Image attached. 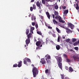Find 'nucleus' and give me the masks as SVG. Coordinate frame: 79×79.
<instances>
[{"instance_id":"1","label":"nucleus","mask_w":79,"mask_h":79,"mask_svg":"<svg viewBox=\"0 0 79 79\" xmlns=\"http://www.w3.org/2000/svg\"><path fill=\"white\" fill-rule=\"evenodd\" d=\"M31 66L33 67L32 69L33 77H35L37 74L39 73V68H37L34 66V65L32 64Z\"/></svg>"},{"instance_id":"2","label":"nucleus","mask_w":79,"mask_h":79,"mask_svg":"<svg viewBox=\"0 0 79 79\" xmlns=\"http://www.w3.org/2000/svg\"><path fill=\"white\" fill-rule=\"evenodd\" d=\"M55 58L57 60V63H58V66L61 69H62V58L58 56H56Z\"/></svg>"},{"instance_id":"3","label":"nucleus","mask_w":79,"mask_h":79,"mask_svg":"<svg viewBox=\"0 0 79 79\" xmlns=\"http://www.w3.org/2000/svg\"><path fill=\"white\" fill-rule=\"evenodd\" d=\"M55 18L57 19H59V21L60 23H64L65 21L62 20V18L60 16H56L55 17Z\"/></svg>"},{"instance_id":"4","label":"nucleus","mask_w":79,"mask_h":79,"mask_svg":"<svg viewBox=\"0 0 79 79\" xmlns=\"http://www.w3.org/2000/svg\"><path fill=\"white\" fill-rule=\"evenodd\" d=\"M47 57V58L46 59V60H47V63H50V60H49V59H50V58H51V57H50V56L48 55H47L46 56H45V57Z\"/></svg>"},{"instance_id":"5","label":"nucleus","mask_w":79,"mask_h":79,"mask_svg":"<svg viewBox=\"0 0 79 79\" xmlns=\"http://www.w3.org/2000/svg\"><path fill=\"white\" fill-rule=\"evenodd\" d=\"M68 26H69V27H70L71 29H73L74 27V25L72 23H69L68 24Z\"/></svg>"},{"instance_id":"6","label":"nucleus","mask_w":79,"mask_h":79,"mask_svg":"<svg viewBox=\"0 0 79 79\" xmlns=\"http://www.w3.org/2000/svg\"><path fill=\"white\" fill-rule=\"evenodd\" d=\"M65 29H66V32L68 34H70V33H72V32H73V31H71L68 28H65Z\"/></svg>"},{"instance_id":"7","label":"nucleus","mask_w":79,"mask_h":79,"mask_svg":"<svg viewBox=\"0 0 79 79\" xmlns=\"http://www.w3.org/2000/svg\"><path fill=\"white\" fill-rule=\"evenodd\" d=\"M73 58L74 60H76V61H79V57L77 56H73Z\"/></svg>"},{"instance_id":"8","label":"nucleus","mask_w":79,"mask_h":79,"mask_svg":"<svg viewBox=\"0 0 79 79\" xmlns=\"http://www.w3.org/2000/svg\"><path fill=\"white\" fill-rule=\"evenodd\" d=\"M40 63H41L42 64H45L46 62L45 61V59L42 58L41 59V61H40Z\"/></svg>"},{"instance_id":"9","label":"nucleus","mask_w":79,"mask_h":79,"mask_svg":"<svg viewBox=\"0 0 79 79\" xmlns=\"http://www.w3.org/2000/svg\"><path fill=\"white\" fill-rule=\"evenodd\" d=\"M25 42L27 46H28V44L30 43V39L27 38L25 41Z\"/></svg>"},{"instance_id":"10","label":"nucleus","mask_w":79,"mask_h":79,"mask_svg":"<svg viewBox=\"0 0 79 79\" xmlns=\"http://www.w3.org/2000/svg\"><path fill=\"white\" fill-rule=\"evenodd\" d=\"M46 14L48 19H50V14H49V13L48 12H46Z\"/></svg>"},{"instance_id":"11","label":"nucleus","mask_w":79,"mask_h":79,"mask_svg":"<svg viewBox=\"0 0 79 79\" xmlns=\"http://www.w3.org/2000/svg\"><path fill=\"white\" fill-rule=\"evenodd\" d=\"M22 66V61H20L19 63L18 64V67L20 68Z\"/></svg>"},{"instance_id":"12","label":"nucleus","mask_w":79,"mask_h":79,"mask_svg":"<svg viewBox=\"0 0 79 79\" xmlns=\"http://www.w3.org/2000/svg\"><path fill=\"white\" fill-rule=\"evenodd\" d=\"M36 5L37 6H38V7H39L40 8V3L39 2H37L36 3Z\"/></svg>"},{"instance_id":"13","label":"nucleus","mask_w":79,"mask_h":79,"mask_svg":"<svg viewBox=\"0 0 79 79\" xmlns=\"http://www.w3.org/2000/svg\"><path fill=\"white\" fill-rule=\"evenodd\" d=\"M40 44H41V42L39 41H37L36 43V45L37 46H39L40 45Z\"/></svg>"},{"instance_id":"14","label":"nucleus","mask_w":79,"mask_h":79,"mask_svg":"<svg viewBox=\"0 0 79 79\" xmlns=\"http://www.w3.org/2000/svg\"><path fill=\"white\" fill-rule=\"evenodd\" d=\"M25 60L26 61H27V62H28V63L31 62V60L28 58H25Z\"/></svg>"},{"instance_id":"15","label":"nucleus","mask_w":79,"mask_h":79,"mask_svg":"<svg viewBox=\"0 0 79 79\" xmlns=\"http://www.w3.org/2000/svg\"><path fill=\"white\" fill-rule=\"evenodd\" d=\"M45 73L46 74H48V73H50V70L47 69L45 71Z\"/></svg>"},{"instance_id":"16","label":"nucleus","mask_w":79,"mask_h":79,"mask_svg":"<svg viewBox=\"0 0 79 79\" xmlns=\"http://www.w3.org/2000/svg\"><path fill=\"white\" fill-rule=\"evenodd\" d=\"M32 35V34L31 33H30L28 35H27V39H30V38L31 37V35Z\"/></svg>"},{"instance_id":"17","label":"nucleus","mask_w":79,"mask_h":79,"mask_svg":"<svg viewBox=\"0 0 79 79\" xmlns=\"http://www.w3.org/2000/svg\"><path fill=\"white\" fill-rule=\"evenodd\" d=\"M68 10H66L64 11V15H66V14H68Z\"/></svg>"},{"instance_id":"18","label":"nucleus","mask_w":79,"mask_h":79,"mask_svg":"<svg viewBox=\"0 0 79 79\" xmlns=\"http://www.w3.org/2000/svg\"><path fill=\"white\" fill-rule=\"evenodd\" d=\"M56 49L57 50H60V46L59 45H57L56 46Z\"/></svg>"},{"instance_id":"19","label":"nucleus","mask_w":79,"mask_h":79,"mask_svg":"<svg viewBox=\"0 0 79 79\" xmlns=\"http://www.w3.org/2000/svg\"><path fill=\"white\" fill-rule=\"evenodd\" d=\"M26 35H28L29 33V30L28 29H27L26 31Z\"/></svg>"},{"instance_id":"20","label":"nucleus","mask_w":79,"mask_h":79,"mask_svg":"<svg viewBox=\"0 0 79 79\" xmlns=\"http://www.w3.org/2000/svg\"><path fill=\"white\" fill-rule=\"evenodd\" d=\"M56 30L57 31V32L58 33H61V31L60 30V29H58V28L56 27Z\"/></svg>"},{"instance_id":"21","label":"nucleus","mask_w":79,"mask_h":79,"mask_svg":"<svg viewBox=\"0 0 79 79\" xmlns=\"http://www.w3.org/2000/svg\"><path fill=\"white\" fill-rule=\"evenodd\" d=\"M74 70H73V69L71 67H69V71H70V72H73Z\"/></svg>"},{"instance_id":"22","label":"nucleus","mask_w":79,"mask_h":79,"mask_svg":"<svg viewBox=\"0 0 79 79\" xmlns=\"http://www.w3.org/2000/svg\"><path fill=\"white\" fill-rule=\"evenodd\" d=\"M53 21L54 24H58V22L55 20V19H53Z\"/></svg>"},{"instance_id":"23","label":"nucleus","mask_w":79,"mask_h":79,"mask_svg":"<svg viewBox=\"0 0 79 79\" xmlns=\"http://www.w3.org/2000/svg\"><path fill=\"white\" fill-rule=\"evenodd\" d=\"M77 40V39L76 38H72V42H76Z\"/></svg>"},{"instance_id":"24","label":"nucleus","mask_w":79,"mask_h":79,"mask_svg":"<svg viewBox=\"0 0 79 79\" xmlns=\"http://www.w3.org/2000/svg\"><path fill=\"white\" fill-rule=\"evenodd\" d=\"M58 12L56 11H55V12H54L55 16H58Z\"/></svg>"},{"instance_id":"25","label":"nucleus","mask_w":79,"mask_h":79,"mask_svg":"<svg viewBox=\"0 0 79 79\" xmlns=\"http://www.w3.org/2000/svg\"><path fill=\"white\" fill-rule=\"evenodd\" d=\"M64 74H60V76L61 77V79H64Z\"/></svg>"},{"instance_id":"26","label":"nucleus","mask_w":79,"mask_h":79,"mask_svg":"<svg viewBox=\"0 0 79 79\" xmlns=\"http://www.w3.org/2000/svg\"><path fill=\"white\" fill-rule=\"evenodd\" d=\"M37 33L39 34V35H42V33L40 31H37Z\"/></svg>"},{"instance_id":"27","label":"nucleus","mask_w":79,"mask_h":79,"mask_svg":"<svg viewBox=\"0 0 79 79\" xmlns=\"http://www.w3.org/2000/svg\"><path fill=\"white\" fill-rule=\"evenodd\" d=\"M77 45H78V43L77 42H76L73 44V45L74 46H76Z\"/></svg>"},{"instance_id":"28","label":"nucleus","mask_w":79,"mask_h":79,"mask_svg":"<svg viewBox=\"0 0 79 79\" xmlns=\"http://www.w3.org/2000/svg\"><path fill=\"white\" fill-rule=\"evenodd\" d=\"M17 66H18V64H14L13 66V67H14V68H16Z\"/></svg>"},{"instance_id":"29","label":"nucleus","mask_w":79,"mask_h":79,"mask_svg":"<svg viewBox=\"0 0 79 79\" xmlns=\"http://www.w3.org/2000/svg\"><path fill=\"white\" fill-rule=\"evenodd\" d=\"M33 8L34 10H35V9H36V7H35V6L34 4L33 5Z\"/></svg>"},{"instance_id":"30","label":"nucleus","mask_w":79,"mask_h":79,"mask_svg":"<svg viewBox=\"0 0 79 79\" xmlns=\"http://www.w3.org/2000/svg\"><path fill=\"white\" fill-rule=\"evenodd\" d=\"M42 0V3L43 4H44V5H45V0Z\"/></svg>"},{"instance_id":"31","label":"nucleus","mask_w":79,"mask_h":79,"mask_svg":"<svg viewBox=\"0 0 79 79\" xmlns=\"http://www.w3.org/2000/svg\"><path fill=\"white\" fill-rule=\"evenodd\" d=\"M66 60L68 63H70L71 62V60L69 59H67Z\"/></svg>"},{"instance_id":"32","label":"nucleus","mask_w":79,"mask_h":79,"mask_svg":"<svg viewBox=\"0 0 79 79\" xmlns=\"http://www.w3.org/2000/svg\"><path fill=\"white\" fill-rule=\"evenodd\" d=\"M70 41V39H68L67 40H65V42H69Z\"/></svg>"},{"instance_id":"33","label":"nucleus","mask_w":79,"mask_h":79,"mask_svg":"<svg viewBox=\"0 0 79 79\" xmlns=\"http://www.w3.org/2000/svg\"><path fill=\"white\" fill-rule=\"evenodd\" d=\"M60 36H58L57 39V42H60Z\"/></svg>"},{"instance_id":"34","label":"nucleus","mask_w":79,"mask_h":79,"mask_svg":"<svg viewBox=\"0 0 79 79\" xmlns=\"http://www.w3.org/2000/svg\"><path fill=\"white\" fill-rule=\"evenodd\" d=\"M23 63L25 64H27V61H26V60H25L23 61Z\"/></svg>"},{"instance_id":"35","label":"nucleus","mask_w":79,"mask_h":79,"mask_svg":"<svg viewBox=\"0 0 79 79\" xmlns=\"http://www.w3.org/2000/svg\"><path fill=\"white\" fill-rule=\"evenodd\" d=\"M34 15H32V16L31 18L32 21H33L34 20Z\"/></svg>"},{"instance_id":"36","label":"nucleus","mask_w":79,"mask_h":79,"mask_svg":"<svg viewBox=\"0 0 79 79\" xmlns=\"http://www.w3.org/2000/svg\"><path fill=\"white\" fill-rule=\"evenodd\" d=\"M33 7H30V11H33Z\"/></svg>"},{"instance_id":"37","label":"nucleus","mask_w":79,"mask_h":79,"mask_svg":"<svg viewBox=\"0 0 79 79\" xmlns=\"http://www.w3.org/2000/svg\"><path fill=\"white\" fill-rule=\"evenodd\" d=\"M52 35L53 37H56V35H55V34L53 33L52 34Z\"/></svg>"},{"instance_id":"38","label":"nucleus","mask_w":79,"mask_h":79,"mask_svg":"<svg viewBox=\"0 0 79 79\" xmlns=\"http://www.w3.org/2000/svg\"><path fill=\"white\" fill-rule=\"evenodd\" d=\"M35 28H34V27H31V30H31L32 31H34V30Z\"/></svg>"},{"instance_id":"39","label":"nucleus","mask_w":79,"mask_h":79,"mask_svg":"<svg viewBox=\"0 0 79 79\" xmlns=\"http://www.w3.org/2000/svg\"><path fill=\"white\" fill-rule=\"evenodd\" d=\"M69 51L70 52H72L73 53H74L75 52V51L74 50H73V49H70Z\"/></svg>"},{"instance_id":"40","label":"nucleus","mask_w":79,"mask_h":79,"mask_svg":"<svg viewBox=\"0 0 79 79\" xmlns=\"http://www.w3.org/2000/svg\"><path fill=\"white\" fill-rule=\"evenodd\" d=\"M54 8L55 9H56V10L58 8V6H55Z\"/></svg>"},{"instance_id":"41","label":"nucleus","mask_w":79,"mask_h":79,"mask_svg":"<svg viewBox=\"0 0 79 79\" xmlns=\"http://www.w3.org/2000/svg\"><path fill=\"white\" fill-rule=\"evenodd\" d=\"M74 49L76 50H78V49H79V48H78V47H75L74 48Z\"/></svg>"},{"instance_id":"42","label":"nucleus","mask_w":79,"mask_h":79,"mask_svg":"<svg viewBox=\"0 0 79 79\" xmlns=\"http://www.w3.org/2000/svg\"><path fill=\"white\" fill-rule=\"evenodd\" d=\"M66 8V7L64 6H62V8H63V9H64V10H65Z\"/></svg>"},{"instance_id":"43","label":"nucleus","mask_w":79,"mask_h":79,"mask_svg":"<svg viewBox=\"0 0 79 79\" xmlns=\"http://www.w3.org/2000/svg\"><path fill=\"white\" fill-rule=\"evenodd\" d=\"M64 57L65 58H67V57H68L67 55L64 54Z\"/></svg>"},{"instance_id":"44","label":"nucleus","mask_w":79,"mask_h":79,"mask_svg":"<svg viewBox=\"0 0 79 79\" xmlns=\"http://www.w3.org/2000/svg\"><path fill=\"white\" fill-rule=\"evenodd\" d=\"M36 50H38V49H39V50H40V47L39 46H38V47H36Z\"/></svg>"},{"instance_id":"45","label":"nucleus","mask_w":79,"mask_h":79,"mask_svg":"<svg viewBox=\"0 0 79 79\" xmlns=\"http://www.w3.org/2000/svg\"><path fill=\"white\" fill-rule=\"evenodd\" d=\"M35 26L36 29H37V28H38V24H35Z\"/></svg>"},{"instance_id":"46","label":"nucleus","mask_w":79,"mask_h":79,"mask_svg":"<svg viewBox=\"0 0 79 79\" xmlns=\"http://www.w3.org/2000/svg\"><path fill=\"white\" fill-rule=\"evenodd\" d=\"M35 22H32V26H35Z\"/></svg>"},{"instance_id":"47","label":"nucleus","mask_w":79,"mask_h":79,"mask_svg":"<svg viewBox=\"0 0 79 79\" xmlns=\"http://www.w3.org/2000/svg\"><path fill=\"white\" fill-rule=\"evenodd\" d=\"M48 28H49V29H52V27L50 26H48Z\"/></svg>"},{"instance_id":"48","label":"nucleus","mask_w":79,"mask_h":79,"mask_svg":"<svg viewBox=\"0 0 79 79\" xmlns=\"http://www.w3.org/2000/svg\"><path fill=\"white\" fill-rule=\"evenodd\" d=\"M75 8H76V9L77 10H79V6H76L75 7Z\"/></svg>"},{"instance_id":"49","label":"nucleus","mask_w":79,"mask_h":79,"mask_svg":"<svg viewBox=\"0 0 79 79\" xmlns=\"http://www.w3.org/2000/svg\"><path fill=\"white\" fill-rule=\"evenodd\" d=\"M65 68L66 69H67V70H68V69H69V68H68V67L67 66H66L65 67Z\"/></svg>"},{"instance_id":"50","label":"nucleus","mask_w":79,"mask_h":79,"mask_svg":"<svg viewBox=\"0 0 79 79\" xmlns=\"http://www.w3.org/2000/svg\"><path fill=\"white\" fill-rule=\"evenodd\" d=\"M30 32L32 33V34H33L34 32H33V30H30Z\"/></svg>"},{"instance_id":"51","label":"nucleus","mask_w":79,"mask_h":79,"mask_svg":"<svg viewBox=\"0 0 79 79\" xmlns=\"http://www.w3.org/2000/svg\"><path fill=\"white\" fill-rule=\"evenodd\" d=\"M52 17L53 19H55V15H54V14H52Z\"/></svg>"},{"instance_id":"52","label":"nucleus","mask_w":79,"mask_h":79,"mask_svg":"<svg viewBox=\"0 0 79 79\" xmlns=\"http://www.w3.org/2000/svg\"><path fill=\"white\" fill-rule=\"evenodd\" d=\"M45 1H46V2H48L50 1V0H45Z\"/></svg>"},{"instance_id":"53","label":"nucleus","mask_w":79,"mask_h":79,"mask_svg":"<svg viewBox=\"0 0 79 79\" xmlns=\"http://www.w3.org/2000/svg\"><path fill=\"white\" fill-rule=\"evenodd\" d=\"M41 19H43V18H44V17L43 16H41Z\"/></svg>"},{"instance_id":"54","label":"nucleus","mask_w":79,"mask_h":79,"mask_svg":"<svg viewBox=\"0 0 79 79\" xmlns=\"http://www.w3.org/2000/svg\"><path fill=\"white\" fill-rule=\"evenodd\" d=\"M77 6H79V5L78 4V3H77L76 5Z\"/></svg>"},{"instance_id":"55","label":"nucleus","mask_w":79,"mask_h":79,"mask_svg":"<svg viewBox=\"0 0 79 79\" xmlns=\"http://www.w3.org/2000/svg\"><path fill=\"white\" fill-rule=\"evenodd\" d=\"M50 42L52 43V44H53V41H51Z\"/></svg>"},{"instance_id":"56","label":"nucleus","mask_w":79,"mask_h":79,"mask_svg":"<svg viewBox=\"0 0 79 79\" xmlns=\"http://www.w3.org/2000/svg\"><path fill=\"white\" fill-rule=\"evenodd\" d=\"M34 2V0H31V2Z\"/></svg>"},{"instance_id":"57","label":"nucleus","mask_w":79,"mask_h":79,"mask_svg":"<svg viewBox=\"0 0 79 79\" xmlns=\"http://www.w3.org/2000/svg\"><path fill=\"white\" fill-rule=\"evenodd\" d=\"M31 15L30 14L29 15V17H31Z\"/></svg>"},{"instance_id":"58","label":"nucleus","mask_w":79,"mask_h":79,"mask_svg":"<svg viewBox=\"0 0 79 79\" xmlns=\"http://www.w3.org/2000/svg\"><path fill=\"white\" fill-rule=\"evenodd\" d=\"M34 20H35L36 19V18H35V17H34Z\"/></svg>"},{"instance_id":"59","label":"nucleus","mask_w":79,"mask_h":79,"mask_svg":"<svg viewBox=\"0 0 79 79\" xmlns=\"http://www.w3.org/2000/svg\"><path fill=\"white\" fill-rule=\"evenodd\" d=\"M44 43H45V42H43L42 43V45H44Z\"/></svg>"},{"instance_id":"60","label":"nucleus","mask_w":79,"mask_h":79,"mask_svg":"<svg viewBox=\"0 0 79 79\" xmlns=\"http://www.w3.org/2000/svg\"><path fill=\"white\" fill-rule=\"evenodd\" d=\"M78 43V44H79V40H78V42H77Z\"/></svg>"},{"instance_id":"61","label":"nucleus","mask_w":79,"mask_h":79,"mask_svg":"<svg viewBox=\"0 0 79 79\" xmlns=\"http://www.w3.org/2000/svg\"><path fill=\"white\" fill-rule=\"evenodd\" d=\"M63 38L64 39H65V37H64V36L63 37Z\"/></svg>"},{"instance_id":"62","label":"nucleus","mask_w":79,"mask_h":79,"mask_svg":"<svg viewBox=\"0 0 79 79\" xmlns=\"http://www.w3.org/2000/svg\"><path fill=\"white\" fill-rule=\"evenodd\" d=\"M74 7H76V4H74Z\"/></svg>"},{"instance_id":"63","label":"nucleus","mask_w":79,"mask_h":79,"mask_svg":"<svg viewBox=\"0 0 79 79\" xmlns=\"http://www.w3.org/2000/svg\"><path fill=\"white\" fill-rule=\"evenodd\" d=\"M24 47H26V45H24Z\"/></svg>"},{"instance_id":"64","label":"nucleus","mask_w":79,"mask_h":79,"mask_svg":"<svg viewBox=\"0 0 79 79\" xmlns=\"http://www.w3.org/2000/svg\"><path fill=\"white\" fill-rule=\"evenodd\" d=\"M40 47H42V45H41L40 46Z\"/></svg>"}]
</instances>
